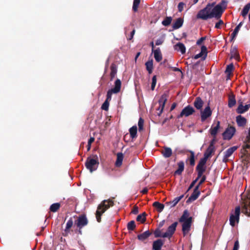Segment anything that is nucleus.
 Instances as JSON below:
<instances>
[{
    "label": "nucleus",
    "instance_id": "f257e3e1",
    "mask_svg": "<svg viewBox=\"0 0 250 250\" xmlns=\"http://www.w3.org/2000/svg\"><path fill=\"white\" fill-rule=\"evenodd\" d=\"M196 18L203 20L213 18L219 19V4H215V2L208 4L205 8L198 12Z\"/></svg>",
    "mask_w": 250,
    "mask_h": 250
},
{
    "label": "nucleus",
    "instance_id": "f03ea898",
    "mask_svg": "<svg viewBox=\"0 0 250 250\" xmlns=\"http://www.w3.org/2000/svg\"><path fill=\"white\" fill-rule=\"evenodd\" d=\"M214 142L215 139L210 143L209 146L204 154L203 158L200 159L197 165L196 170L197 171L198 178H201L206 171L207 161L215 151Z\"/></svg>",
    "mask_w": 250,
    "mask_h": 250
},
{
    "label": "nucleus",
    "instance_id": "7ed1b4c3",
    "mask_svg": "<svg viewBox=\"0 0 250 250\" xmlns=\"http://www.w3.org/2000/svg\"><path fill=\"white\" fill-rule=\"evenodd\" d=\"M115 86L114 88H111L107 92L106 94V98L105 101L104 102V103L103 104L101 108L103 110L107 111L108 109V107L109 105V102L111 100V97L112 94H117L119 93L121 90V82L120 80L117 79L115 82Z\"/></svg>",
    "mask_w": 250,
    "mask_h": 250
},
{
    "label": "nucleus",
    "instance_id": "20e7f679",
    "mask_svg": "<svg viewBox=\"0 0 250 250\" xmlns=\"http://www.w3.org/2000/svg\"><path fill=\"white\" fill-rule=\"evenodd\" d=\"M114 201L112 199L104 200L98 206L96 212V218L98 222H101L102 215L110 207L113 206Z\"/></svg>",
    "mask_w": 250,
    "mask_h": 250
},
{
    "label": "nucleus",
    "instance_id": "39448f33",
    "mask_svg": "<svg viewBox=\"0 0 250 250\" xmlns=\"http://www.w3.org/2000/svg\"><path fill=\"white\" fill-rule=\"evenodd\" d=\"M88 223V220L85 214H82L77 217V219L75 221V225H76L77 229L75 230L76 233L82 234V229L86 226Z\"/></svg>",
    "mask_w": 250,
    "mask_h": 250
},
{
    "label": "nucleus",
    "instance_id": "423d86ee",
    "mask_svg": "<svg viewBox=\"0 0 250 250\" xmlns=\"http://www.w3.org/2000/svg\"><path fill=\"white\" fill-rule=\"evenodd\" d=\"M94 157L93 158L88 157L85 163V167L90 172L95 171L99 164L97 156L95 155Z\"/></svg>",
    "mask_w": 250,
    "mask_h": 250
},
{
    "label": "nucleus",
    "instance_id": "0eeeda50",
    "mask_svg": "<svg viewBox=\"0 0 250 250\" xmlns=\"http://www.w3.org/2000/svg\"><path fill=\"white\" fill-rule=\"evenodd\" d=\"M240 214V207L237 206L235 208L234 212L231 214L229 218L230 225L234 227L236 223H238L239 221V216Z\"/></svg>",
    "mask_w": 250,
    "mask_h": 250
},
{
    "label": "nucleus",
    "instance_id": "6e6552de",
    "mask_svg": "<svg viewBox=\"0 0 250 250\" xmlns=\"http://www.w3.org/2000/svg\"><path fill=\"white\" fill-rule=\"evenodd\" d=\"M167 97L168 95L167 93H164L161 96L159 100V106L157 108V110L158 111L157 114L158 116H160L163 111Z\"/></svg>",
    "mask_w": 250,
    "mask_h": 250
},
{
    "label": "nucleus",
    "instance_id": "1a4fd4ad",
    "mask_svg": "<svg viewBox=\"0 0 250 250\" xmlns=\"http://www.w3.org/2000/svg\"><path fill=\"white\" fill-rule=\"evenodd\" d=\"M236 132V129L234 126L229 125L225 131L222 133V136L224 140H230Z\"/></svg>",
    "mask_w": 250,
    "mask_h": 250
},
{
    "label": "nucleus",
    "instance_id": "9d476101",
    "mask_svg": "<svg viewBox=\"0 0 250 250\" xmlns=\"http://www.w3.org/2000/svg\"><path fill=\"white\" fill-rule=\"evenodd\" d=\"M178 225L177 222H175L169 226L166 232L163 234L162 237L163 238H170L174 233L176 227Z\"/></svg>",
    "mask_w": 250,
    "mask_h": 250
},
{
    "label": "nucleus",
    "instance_id": "9b49d317",
    "mask_svg": "<svg viewBox=\"0 0 250 250\" xmlns=\"http://www.w3.org/2000/svg\"><path fill=\"white\" fill-rule=\"evenodd\" d=\"M195 112V110L193 107L188 105L184 107L180 114L177 116L178 118H182L183 116L188 117Z\"/></svg>",
    "mask_w": 250,
    "mask_h": 250
},
{
    "label": "nucleus",
    "instance_id": "f8f14e48",
    "mask_svg": "<svg viewBox=\"0 0 250 250\" xmlns=\"http://www.w3.org/2000/svg\"><path fill=\"white\" fill-rule=\"evenodd\" d=\"M192 222V220H191L190 219L188 220H186V221H184V222H181L183 223L182 230L184 236L187 235L190 230Z\"/></svg>",
    "mask_w": 250,
    "mask_h": 250
},
{
    "label": "nucleus",
    "instance_id": "ddd939ff",
    "mask_svg": "<svg viewBox=\"0 0 250 250\" xmlns=\"http://www.w3.org/2000/svg\"><path fill=\"white\" fill-rule=\"evenodd\" d=\"M73 221L72 218H70L66 224L65 228L64 231L62 232V235L64 236H67L71 231V228L73 225Z\"/></svg>",
    "mask_w": 250,
    "mask_h": 250
},
{
    "label": "nucleus",
    "instance_id": "4468645a",
    "mask_svg": "<svg viewBox=\"0 0 250 250\" xmlns=\"http://www.w3.org/2000/svg\"><path fill=\"white\" fill-rule=\"evenodd\" d=\"M199 188L198 186H196L194 189L193 192L190 195V196L187 200V202L189 203L195 201L196 200L200 194V191H199Z\"/></svg>",
    "mask_w": 250,
    "mask_h": 250
},
{
    "label": "nucleus",
    "instance_id": "2eb2a0df",
    "mask_svg": "<svg viewBox=\"0 0 250 250\" xmlns=\"http://www.w3.org/2000/svg\"><path fill=\"white\" fill-rule=\"evenodd\" d=\"M211 115V111L210 107L208 106L203 111L201 112V118L202 122L205 121Z\"/></svg>",
    "mask_w": 250,
    "mask_h": 250
},
{
    "label": "nucleus",
    "instance_id": "dca6fc26",
    "mask_svg": "<svg viewBox=\"0 0 250 250\" xmlns=\"http://www.w3.org/2000/svg\"><path fill=\"white\" fill-rule=\"evenodd\" d=\"M238 148V146H233L228 148L225 152V155L223 161L225 163L228 161V158L230 156L232 153Z\"/></svg>",
    "mask_w": 250,
    "mask_h": 250
},
{
    "label": "nucleus",
    "instance_id": "f3484780",
    "mask_svg": "<svg viewBox=\"0 0 250 250\" xmlns=\"http://www.w3.org/2000/svg\"><path fill=\"white\" fill-rule=\"evenodd\" d=\"M219 130V121H216V125L214 127L211 126L210 128L209 131L210 133L211 136L213 137V138L211 140L210 142L215 139V142L214 144H215L216 142L217 141L216 138V135Z\"/></svg>",
    "mask_w": 250,
    "mask_h": 250
},
{
    "label": "nucleus",
    "instance_id": "a211bd4d",
    "mask_svg": "<svg viewBox=\"0 0 250 250\" xmlns=\"http://www.w3.org/2000/svg\"><path fill=\"white\" fill-rule=\"evenodd\" d=\"M236 122L239 127H244L247 124V119L241 115L236 117Z\"/></svg>",
    "mask_w": 250,
    "mask_h": 250
},
{
    "label": "nucleus",
    "instance_id": "6ab92c4d",
    "mask_svg": "<svg viewBox=\"0 0 250 250\" xmlns=\"http://www.w3.org/2000/svg\"><path fill=\"white\" fill-rule=\"evenodd\" d=\"M110 68L111 70L110 73V80L112 81L115 77L117 74V66L114 63H112L110 65Z\"/></svg>",
    "mask_w": 250,
    "mask_h": 250
},
{
    "label": "nucleus",
    "instance_id": "aec40b11",
    "mask_svg": "<svg viewBox=\"0 0 250 250\" xmlns=\"http://www.w3.org/2000/svg\"><path fill=\"white\" fill-rule=\"evenodd\" d=\"M164 245V242L161 239H157L153 243L152 248L154 250H161V248Z\"/></svg>",
    "mask_w": 250,
    "mask_h": 250
},
{
    "label": "nucleus",
    "instance_id": "412c9836",
    "mask_svg": "<svg viewBox=\"0 0 250 250\" xmlns=\"http://www.w3.org/2000/svg\"><path fill=\"white\" fill-rule=\"evenodd\" d=\"M190 219L191 220H192V217L189 216V213L187 209H185L182 215L179 219V222H184V221L188 220Z\"/></svg>",
    "mask_w": 250,
    "mask_h": 250
},
{
    "label": "nucleus",
    "instance_id": "4be33fe9",
    "mask_svg": "<svg viewBox=\"0 0 250 250\" xmlns=\"http://www.w3.org/2000/svg\"><path fill=\"white\" fill-rule=\"evenodd\" d=\"M207 47L203 45L201 47V52L199 54L195 55L194 57V59H198L199 58L202 57L203 55H205L203 57V59H205L207 56Z\"/></svg>",
    "mask_w": 250,
    "mask_h": 250
},
{
    "label": "nucleus",
    "instance_id": "5701e85b",
    "mask_svg": "<svg viewBox=\"0 0 250 250\" xmlns=\"http://www.w3.org/2000/svg\"><path fill=\"white\" fill-rule=\"evenodd\" d=\"M184 20L179 18L176 20L172 24V28L174 30L177 29L182 26Z\"/></svg>",
    "mask_w": 250,
    "mask_h": 250
},
{
    "label": "nucleus",
    "instance_id": "b1692460",
    "mask_svg": "<svg viewBox=\"0 0 250 250\" xmlns=\"http://www.w3.org/2000/svg\"><path fill=\"white\" fill-rule=\"evenodd\" d=\"M204 102L201 99V98L199 97L196 98L193 104L195 107L197 109H202Z\"/></svg>",
    "mask_w": 250,
    "mask_h": 250
},
{
    "label": "nucleus",
    "instance_id": "393cba45",
    "mask_svg": "<svg viewBox=\"0 0 250 250\" xmlns=\"http://www.w3.org/2000/svg\"><path fill=\"white\" fill-rule=\"evenodd\" d=\"M178 168V169L174 172V175H180L182 174L183 171L184 170V163L183 161H180L177 164Z\"/></svg>",
    "mask_w": 250,
    "mask_h": 250
},
{
    "label": "nucleus",
    "instance_id": "a878e982",
    "mask_svg": "<svg viewBox=\"0 0 250 250\" xmlns=\"http://www.w3.org/2000/svg\"><path fill=\"white\" fill-rule=\"evenodd\" d=\"M174 48L177 51H180L182 54L186 52V47L183 43L178 42L174 46Z\"/></svg>",
    "mask_w": 250,
    "mask_h": 250
},
{
    "label": "nucleus",
    "instance_id": "bb28decb",
    "mask_svg": "<svg viewBox=\"0 0 250 250\" xmlns=\"http://www.w3.org/2000/svg\"><path fill=\"white\" fill-rule=\"evenodd\" d=\"M154 57L157 62H160L162 60V55L160 49L157 48L156 49L153 51Z\"/></svg>",
    "mask_w": 250,
    "mask_h": 250
},
{
    "label": "nucleus",
    "instance_id": "cd10ccee",
    "mask_svg": "<svg viewBox=\"0 0 250 250\" xmlns=\"http://www.w3.org/2000/svg\"><path fill=\"white\" fill-rule=\"evenodd\" d=\"M151 234V232L149 230H146L143 233L138 235L137 238L139 240L144 241L149 237Z\"/></svg>",
    "mask_w": 250,
    "mask_h": 250
},
{
    "label": "nucleus",
    "instance_id": "c85d7f7f",
    "mask_svg": "<svg viewBox=\"0 0 250 250\" xmlns=\"http://www.w3.org/2000/svg\"><path fill=\"white\" fill-rule=\"evenodd\" d=\"M162 153L164 157L169 158L172 154V149L170 147L164 146V149L162 151Z\"/></svg>",
    "mask_w": 250,
    "mask_h": 250
},
{
    "label": "nucleus",
    "instance_id": "c756f323",
    "mask_svg": "<svg viewBox=\"0 0 250 250\" xmlns=\"http://www.w3.org/2000/svg\"><path fill=\"white\" fill-rule=\"evenodd\" d=\"M129 132L130 134V136L131 138L133 140L136 139L137 137V127L136 125H134L132 126L129 129Z\"/></svg>",
    "mask_w": 250,
    "mask_h": 250
},
{
    "label": "nucleus",
    "instance_id": "7c9ffc66",
    "mask_svg": "<svg viewBox=\"0 0 250 250\" xmlns=\"http://www.w3.org/2000/svg\"><path fill=\"white\" fill-rule=\"evenodd\" d=\"M124 158V155L122 152H119L117 154V159L115 162V166L117 167H120L122 164Z\"/></svg>",
    "mask_w": 250,
    "mask_h": 250
},
{
    "label": "nucleus",
    "instance_id": "2f4dec72",
    "mask_svg": "<svg viewBox=\"0 0 250 250\" xmlns=\"http://www.w3.org/2000/svg\"><path fill=\"white\" fill-rule=\"evenodd\" d=\"M145 65L146 66V70L148 71L149 74H151L153 69V60L151 59L148 60L145 63Z\"/></svg>",
    "mask_w": 250,
    "mask_h": 250
},
{
    "label": "nucleus",
    "instance_id": "473e14b6",
    "mask_svg": "<svg viewBox=\"0 0 250 250\" xmlns=\"http://www.w3.org/2000/svg\"><path fill=\"white\" fill-rule=\"evenodd\" d=\"M236 103L235 95L234 94L230 95L229 97L228 106L231 108L235 105Z\"/></svg>",
    "mask_w": 250,
    "mask_h": 250
},
{
    "label": "nucleus",
    "instance_id": "72a5a7b5",
    "mask_svg": "<svg viewBox=\"0 0 250 250\" xmlns=\"http://www.w3.org/2000/svg\"><path fill=\"white\" fill-rule=\"evenodd\" d=\"M250 107V104H246L242 107H238L236 109V112L238 114H243L247 111Z\"/></svg>",
    "mask_w": 250,
    "mask_h": 250
},
{
    "label": "nucleus",
    "instance_id": "f704fd0d",
    "mask_svg": "<svg viewBox=\"0 0 250 250\" xmlns=\"http://www.w3.org/2000/svg\"><path fill=\"white\" fill-rule=\"evenodd\" d=\"M227 4L228 1L225 0H222L221 2H220V17L226 9Z\"/></svg>",
    "mask_w": 250,
    "mask_h": 250
},
{
    "label": "nucleus",
    "instance_id": "c9c22d12",
    "mask_svg": "<svg viewBox=\"0 0 250 250\" xmlns=\"http://www.w3.org/2000/svg\"><path fill=\"white\" fill-rule=\"evenodd\" d=\"M153 206L155 207L157 211L161 212L163 211V210L164 208V205L159 203V202H155L153 203Z\"/></svg>",
    "mask_w": 250,
    "mask_h": 250
},
{
    "label": "nucleus",
    "instance_id": "e433bc0d",
    "mask_svg": "<svg viewBox=\"0 0 250 250\" xmlns=\"http://www.w3.org/2000/svg\"><path fill=\"white\" fill-rule=\"evenodd\" d=\"M146 213L144 212L143 213L137 216L136 218L137 221L141 222L142 223H144L146 221Z\"/></svg>",
    "mask_w": 250,
    "mask_h": 250
},
{
    "label": "nucleus",
    "instance_id": "4c0bfd02",
    "mask_svg": "<svg viewBox=\"0 0 250 250\" xmlns=\"http://www.w3.org/2000/svg\"><path fill=\"white\" fill-rule=\"evenodd\" d=\"M61 205L59 203H54L50 207V210L53 212H55L60 208Z\"/></svg>",
    "mask_w": 250,
    "mask_h": 250
},
{
    "label": "nucleus",
    "instance_id": "58836bf2",
    "mask_svg": "<svg viewBox=\"0 0 250 250\" xmlns=\"http://www.w3.org/2000/svg\"><path fill=\"white\" fill-rule=\"evenodd\" d=\"M250 9V3H247L245 7H244L242 12H241V15L245 18L247 15L248 14L249 10Z\"/></svg>",
    "mask_w": 250,
    "mask_h": 250
},
{
    "label": "nucleus",
    "instance_id": "ea45409f",
    "mask_svg": "<svg viewBox=\"0 0 250 250\" xmlns=\"http://www.w3.org/2000/svg\"><path fill=\"white\" fill-rule=\"evenodd\" d=\"M233 68L234 66L232 63L229 64L227 66L225 73L227 74L228 77H229L232 74V71Z\"/></svg>",
    "mask_w": 250,
    "mask_h": 250
},
{
    "label": "nucleus",
    "instance_id": "a19ab883",
    "mask_svg": "<svg viewBox=\"0 0 250 250\" xmlns=\"http://www.w3.org/2000/svg\"><path fill=\"white\" fill-rule=\"evenodd\" d=\"M188 151L190 153V155L188 159L189 161V164L191 166H193L195 165V156L194 152L192 150H188Z\"/></svg>",
    "mask_w": 250,
    "mask_h": 250
},
{
    "label": "nucleus",
    "instance_id": "79ce46f5",
    "mask_svg": "<svg viewBox=\"0 0 250 250\" xmlns=\"http://www.w3.org/2000/svg\"><path fill=\"white\" fill-rule=\"evenodd\" d=\"M231 57H233L236 59L239 58V55L237 52V48L235 47L231 48L230 50Z\"/></svg>",
    "mask_w": 250,
    "mask_h": 250
},
{
    "label": "nucleus",
    "instance_id": "37998d69",
    "mask_svg": "<svg viewBox=\"0 0 250 250\" xmlns=\"http://www.w3.org/2000/svg\"><path fill=\"white\" fill-rule=\"evenodd\" d=\"M172 21L171 17H166V18L162 21V24L165 26L169 25Z\"/></svg>",
    "mask_w": 250,
    "mask_h": 250
},
{
    "label": "nucleus",
    "instance_id": "c03bdc74",
    "mask_svg": "<svg viewBox=\"0 0 250 250\" xmlns=\"http://www.w3.org/2000/svg\"><path fill=\"white\" fill-rule=\"evenodd\" d=\"M184 195H182L179 197H176L173 201L170 202L169 203L171 204V207L175 206L183 198Z\"/></svg>",
    "mask_w": 250,
    "mask_h": 250
},
{
    "label": "nucleus",
    "instance_id": "a18cd8bd",
    "mask_svg": "<svg viewBox=\"0 0 250 250\" xmlns=\"http://www.w3.org/2000/svg\"><path fill=\"white\" fill-rule=\"evenodd\" d=\"M242 24H243V22H241L235 28L233 32H232V33L231 34V36L232 37V38H234V37H235L236 36V35L238 33V32H239L241 27L242 26Z\"/></svg>",
    "mask_w": 250,
    "mask_h": 250
},
{
    "label": "nucleus",
    "instance_id": "49530a36",
    "mask_svg": "<svg viewBox=\"0 0 250 250\" xmlns=\"http://www.w3.org/2000/svg\"><path fill=\"white\" fill-rule=\"evenodd\" d=\"M136 228L135 221L132 220L128 223L127 228L128 230H133Z\"/></svg>",
    "mask_w": 250,
    "mask_h": 250
},
{
    "label": "nucleus",
    "instance_id": "de8ad7c7",
    "mask_svg": "<svg viewBox=\"0 0 250 250\" xmlns=\"http://www.w3.org/2000/svg\"><path fill=\"white\" fill-rule=\"evenodd\" d=\"M140 3V0H133L132 10L134 12H137L138 11V8Z\"/></svg>",
    "mask_w": 250,
    "mask_h": 250
},
{
    "label": "nucleus",
    "instance_id": "09e8293b",
    "mask_svg": "<svg viewBox=\"0 0 250 250\" xmlns=\"http://www.w3.org/2000/svg\"><path fill=\"white\" fill-rule=\"evenodd\" d=\"M144 120L142 118H140L138 121L139 130L140 131L143 129Z\"/></svg>",
    "mask_w": 250,
    "mask_h": 250
},
{
    "label": "nucleus",
    "instance_id": "8fccbe9b",
    "mask_svg": "<svg viewBox=\"0 0 250 250\" xmlns=\"http://www.w3.org/2000/svg\"><path fill=\"white\" fill-rule=\"evenodd\" d=\"M156 82H157L156 76L154 75L153 76V77L152 78V83H151V89L152 90H154L155 87L156 86Z\"/></svg>",
    "mask_w": 250,
    "mask_h": 250
},
{
    "label": "nucleus",
    "instance_id": "3c124183",
    "mask_svg": "<svg viewBox=\"0 0 250 250\" xmlns=\"http://www.w3.org/2000/svg\"><path fill=\"white\" fill-rule=\"evenodd\" d=\"M95 140V138L94 137H91L88 141L87 145V151H89L91 148V144L94 142Z\"/></svg>",
    "mask_w": 250,
    "mask_h": 250
},
{
    "label": "nucleus",
    "instance_id": "603ef678",
    "mask_svg": "<svg viewBox=\"0 0 250 250\" xmlns=\"http://www.w3.org/2000/svg\"><path fill=\"white\" fill-rule=\"evenodd\" d=\"M154 234L155 237H162V234L161 233V231L159 228H158L155 229L154 231Z\"/></svg>",
    "mask_w": 250,
    "mask_h": 250
},
{
    "label": "nucleus",
    "instance_id": "864d4df0",
    "mask_svg": "<svg viewBox=\"0 0 250 250\" xmlns=\"http://www.w3.org/2000/svg\"><path fill=\"white\" fill-rule=\"evenodd\" d=\"M200 178H198V176H197V177L194 180H193L190 184V186H189V187L187 190V191H188L189 190H190L194 186L196 183L198 181V180Z\"/></svg>",
    "mask_w": 250,
    "mask_h": 250
},
{
    "label": "nucleus",
    "instance_id": "5fc2aeb1",
    "mask_svg": "<svg viewBox=\"0 0 250 250\" xmlns=\"http://www.w3.org/2000/svg\"><path fill=\"white\" fill-rule=\"evenodd\" d=\"M206 179V177L205 175H202L201 177V179L199 182L198 183V185L196 186H198V188H199L200 186L205 182V180Z\"/></svg>",
    "mask_w": 250,
    "mask_h": 250
},
{
    "label": "nucleus",
    "instance_id": "6e6d98bb",
    "mask_svg": "<svg viewBox=\"0 0 250 250\" xmlns=\"http://www.w3.org/2000/svg\"><path fill=\"white\" fill-rule=\"evenodd\" d=\"M185 5V3L183 2H180L179 3L178 5V11L181 12L183 10L184 6Z\"/></svg>",
    "mask_w": 250,
    "mask_h": 250
},
{
    "label": "nucleus",
    "instance_id": "4d7b16f0",
    "mask_svg": "<svg viewBox=\"0 0 250 250\" xmlns=\"http://www.w3.org/2000/svg\"><path fill=\"white\" fill-rule=\"evenodd\" d=\"M139 212V208L137 206H134L132 211L131 213L134 214H137Z\"/></svg>",
    "mask_w": 250,
    "mask_h": 250
},
{
    "label": "nucleus",
    "instance_id": "13d9d810",
    "mask_svg": "<svg viewBox=\"0 0 250 250\" xmlns=\"http://www.w3.org/2000/svg\"><path fill=\"white\" fill-rule=\"evenodd\" d=\"M164 42V39L163 38H160V39L157 40V41H156L155 44L156 45H160L162 44Z\"/></svg>",
    "mask_w": 250,
    "mask_h": 250
},
{
    "label": "nucleus",
    "instance_id": "bf43d9fd",
    "mask_svg": "<svg viewBox=\"0 0 250 250\" xmlns=\"http://www.w3.org/2000/svg\"><path fill=\"white\" fill-rule=\"evenodd\" d=\"M239 247V243L238 240H236L234 244L233 248L232 250H238Z\"/></svg>",
    "mask_w": 250,
    "mask_h": 250
},
{
    "label": "nucleus",
    "instance_id": "052dcab7",
    "mask_svg": "<svg viewBox=\"0 0 250 250\" xmlns=\"http://www.w3.org/2000/svg\"><path fill=\"white\" fill-rule=\"evenodd\" d=\"M205 39V37H202L199 40H198L197 41V42H196V44L197 45H200L201 44L202 42H203V41Z\"/></svg>",
    "mask_w": 250,
    "mask_h": 250
},
{
    "label": "nucleus",
    "instance_id": "680f3d73",
    "mask_svg": "<svg viewBox=\"0 0 250 250\" xmlns=\"http://www.w3.org/2000/svg\"><path fill=\"white\" fill-rule=\"evenodd\" d=\"M135 33V30L133 29L130 33V37L128 38V40H131V39H132Z\"/></svg>",
    "mask_w": 250,
    "mask_h": 250
},
{
    "label": "nucleus",
    "instance_id": "e2e57ef3",
    "mask_svg": "<svg viewBox=\"0 0 250 250\" xmlns=\"http://www.w3.org/2000/svg\"><path fill=\"white\" fill-rule=\"evenodd\" d=\"M244 143H250V135L247 136Z\"/></svg>",
    "mask_w": 250,
    "mask_h": 250
},
{
    "label": "nucleus",
    "instance_id": "0e129e2a",
    "mask_svg": "<svg viewBox=\"0 0 250 250\" xmlns=\"http://www.w3.org/2000/svg\"><path fill=\"white\" fill-rule=\"evenodd\" d=\"M165 222V220H163V221H161L159 224L158 228L160 229L161 228H162L164 226Z\"/></svg>",
    "mask_w": 250,
    "mask_h": 250
},
{
    "label": "nucleus",
    "instance_id": "69168bd1",
    "mask_svg": "<svg viewBox=\"0 0 250 250\" xmlns=\"http://www.w3.org/2000/svg\"><path fill=\"white\" fill-rule=\"evenodd\" d=\"M246 145L243 146V148L245 149H250V143H245Z\"/></svg>",
    "mask_w": 250,
    "mask_h": 250
},
{
    "label": "nucleus",
    "instance_id": "338daca9",
    "mask_svg": "<svg viewBox=\"0 0 250 250\" xmlns=\"http://www.w3.org/2000/svg\"><path fill=\"white\" fill-rule=\"evenodd\" d=\"M176 105H177L176 103H173L170 107V111L173 110L176 107Z\"/></svg>",
    "mask_w": 250,
    "mask_h": 250
},
{
    "label": "nucleus",
    "instance_id": "774afa93",
    "mask_svg": "<svg viewBox=\"0 0 250 250\" xmlns=\"http://www.w3.org/2000/svg\"><path fill=\"white\" fill-rule=\"evenodd\" d=\"M148 192V189L146 188H144L141 191V192L144 194H146Z\"/></svg>",
    "mask_w": 250,
    "mask_h": 250
}]
</instances>
